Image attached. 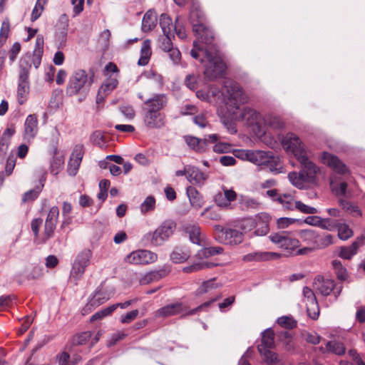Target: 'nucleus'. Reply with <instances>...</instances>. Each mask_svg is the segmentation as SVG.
Wrapping results in <instances>:
<instances>
[{
  "label": "nucleus",
  "instance_id": "f257e3e1",
  "mask_svg": "<svg viewBox=\"0 0 365 365\" xmlns=\"http://www.w3.org/2000/svg\"><path fill=\"white\" fill-rule=\"evenodd\" d=\"M194 32L198 40L193 42V48L190 51V55L193 58H200L207 50L213 53L217 52L213 32L207 24L195 25Z\"/></svg>",
  "mask_w": 365,
  "mask_h": 365
},
{
  "label": "nucleus",
  "instance_id": "f03ea898",
  "mask_svg": "<svg viewBox=\"0 0 365 365\" xmlns=\"http://www.w3.org/2000/svg\"><path fill=\"white\" fill-rule=\"evenodd\" d=\"M225 103L230 108V112L235 113L240 106L248 102L249 98L242 88L235 81L228 80L225 82L222 90Z\"/></svg>",
  "mask_w": 365,
  "mask_h": 365
},
{
  "label": "nucleus",
  "instance_id": "7ed1b4c3",
  "mask_svg": "<svg viewBox=\"0 0 365 365\" xmlns=\"http://www.w3.org/2000/svg\"><path fill=\"white\" fill-rule=\"evenodd\" d=\"M200 61L204 63V75L209 81H214L224 76L226 71V64L217 53L209 50L201 55Z\"/></svg>",
  "mask_w": 365,
  "mask_h": 365
},
{
  "label": "nucleus",
  "instance_id": "20e7f679",
  "mask_svg": "<svg viewBox=\"0 0 365 365\" xmlns=\"http://www.w3.org/2000/svg\"><path fill=\"white\" fill-rule=\"evenodd\" d=\"M219 298L220 296L216 297L190 310H188L187 307H185L182 302H178L173 304H170L158 309L156 312V316L165 318L180 314H182V316L194 315L208 307L212 302L217 301Z\"/></svg>",
  "mask_w": 365,
  "mask_h": 365
},
{
  "label": "nucleus",
  "instance_id": "39448f33",
  "mask_svg": "<svg viewBox=\"0 0 365 365\" xmlns=\"http://www.w3.org/2000/svg\"><path fill=\"white\" fill-rule=\"evenodd\" d=\"M299 241L312 249L319 250L333 244V237L329 234H320L314 230H302L298 233Z\"/></svg>",
  "mask_w": 365,
  "mask_h": 365
},
{
  "label": "nucleus",
  "instance_id": "423d86ee",
  "mask_svg": "<svg viewBox=\"0 0 365 365\" xmlns=\"http://www.w3.org/2000/svg\"><path fill=\"white\" fill-rule=\"evenodd\" d=\"M93 81L89 78L86 71L78 69L74 71L69 78L66 89V94L69 96L86 93L88 91Z\"/></svg>",
  "mask_w": 365,
  "mask_h": 365
},
{
  "label": "nucleus",
  "instance_id": "0eeeda50",
  "mask_svg": "<svg viewBox=\"0 0 365 365\" xmlns=\"http://www.w3.org/2000/svg\"><path fill=\"white\" fill-rule=\"evenodd\" d=\"M176 223L170 220L164 221L154 232L144 235V240L153 246H160L173 235Z\"/></svg>",
  "mask_w": 365,
  "mask_h": 365
},
{
  "label": "nucleus",
  "instance_id": "6e6552de",
  "mask_svg": "<svg viewBox=\"0 0 365 365\" xmlns=\"http://www.w3.org/2000/svg\"><path fill=\"white\" fill-rule=\"evenodd\" d=\"M214 237L215 240L223 245H237L242 242L244 235L242 232L231 227L222 225H214Z\"/></svg>",
  "mask_w": 365,
  "mask_h": 365
},
{
  "label": "nucleus",
  "instance_id": "1a4fd4ad",
  "mask_svg": "<svg viewBox=\"0 0 365 365\" xmlns=\"http://www.w3.org/2000/svg\"><path fill=\"white\" fill-rule=\"evenodd\" d=\"M270 220L269 216L265 213H261L256 217L255 219L249 218L244 220L242 227L244 230L248 229L250 231L255 230L253 234L250 235V237L255 236H264L269 230V221Z\"/></svg>",
  "mask_w": 365,
  "mask_h": 365
},
{
  "label": "nucleus",
  "instance_id": "9d476101",
  "mask_svg": "<svg viewBox=\"0 0 365 365\" xmlns=\"http://www.w3.org/2000/svg\"><path fill=\"white\" fill-rule=\"evenodd\" d=\"M269 238L270 241L279 247L291 252L299 247V239L296 238L292 232L285 231L272 233Z\"/></svg>",
  "mask_w": 365,
  "mask_h": 365
},
{
  "label": "nucleus",
  "instance_id": "9b49d317",
  "mask_svg": "<svg viewBox=\"0 0 365 365\" xmlns=\"http://www.w3.org/2000/svg\"><path fill=\"white\" fill-rule=\"evenodd\" d=\"M93 253L90 249H84L76 257L71 270V277L76 280L81 278L86 267L90 264Z\"/></svg>",
  "mask_w": 365,
  "mask_h": 365
},
{
  "label": "nucleus",
  "instance_id": "f8f14e48",
  "mask_svg": "<svg viewBox=\"0 0 365 365\" xmlns=\"http://www.w3.org/2000/svg\"><path fill=\"white\" fill-rule=\"evenodd\" d=\"M282 145L287 152L294 155L297 160L308 154L305 145L294 133H287L282 140Z\"/></svg>",
  "mask_w": 365,
  "mask_h": 365
},
{
  "label": "nucleus",
  "instance_id": "ddd939ff",
  "mask_svg": "<svg viewBox=\"0 0 365 365\" xmlns=\"http://www.w3.org/2000/svg\"><path fill=\"white\" fill-rule=\"evenodd\" d=\"M218 135L212 134L208 135V138H198L192 135H185L183 137L185 143L189 146V148L197 153H205L208 146V142L214 143H216L218 140Z\"/></svg>",
  "mask_w": 365,
  "mask_h": 365
},
{
  "label": "nucleus",
  "instance_id": "4468645a",
  "mask_svg": "<svg viewBox=\"0 0 365 365\" xmlns=\"http://www.w3.org/2000/svg\"><path fill=\"white\" fill-rule=\"evenodd\" d=\"M59 215V209L57 206L52 207L46 217L43 234L41 240L42 243H45L47 240L51 238L54 235L58 218Z\"/></svg>",
  "mask_w": 365,
  "mask_h": 365
},
{
  "label": "nucleus",
  "instance_id": "2eb2a0df",
  "mask_svg": "<svg viewBox=\"0 0 365 365\" xmlns=\"http://www.w3.org/2000/svg\"><path fill=\"white\" fill-rule=\"evenodd\" d=\"M301 165V173L305 177L307 182H314L316 175L319 171V168L310 160L308 154L297 160Z\"/></svg>",
  "mask_w": 365,
  "mask_h": 365
},
{
  "label": "nucleus",
  "instance_id": "dca6fc26",
  "mask_svg": "<svg viewBox=\"0 0 365 365\" xmlns=\"http://www.w3.org/2000/svg\"><path fill=\"white\" fill-rule=\"evenodd\" d=\"M157 255L148 250H136L126 257V261L134 264H146L155 262Z\"/></svg>",
  "mask_w": 365,
  "mask_h": 365
},
{
  "label": "nucleus",
  "instance_id": "f3484780",
  "mask_svg": "<svg viewBox=\"0 0 365 365\" xmlns=\"http://www.w3.org/2000/svg\"><path fill=\"white\" fill-rule=\"evenodd\" d=\"M303 295L306 299L307 312L312 319H317L319 314V307L314 292L309 287H304Z\"/></svg>",
  "mask_w": 365,
  "mask_h": 365
},
{
  "label": "nucleus",
  "instance_id": "a211bd4d",
  "mask_svg": "<svg viewBox=\"0 0 365 365\" xmlns=\"http://www.w3.org/2000/svg\"><path fill=\"white\" fill-rule=\"evenodd\" d=\"M321 161L330 167L332 170L339 174H344L348 169L344 163H343L338 157L328 153L323 152L320 156Z\"/></svg>",
  "mask_w": 365,
  "mask_h": 365
},
{
  "label": "nucleus",
  "instance_id": "6ab92c4d",
  "mask_svg": "<svg viewBox=\"0 0 365 365\" xmlns=\"http://www.w3.org/2000/svg\"><path fill=\"white\" fill-rule=\"evenodd\" d=\"M38 131V116L36 114L29 115L24 123V138L27 140H33L37 135Z\"/></svg>",
  "mask_w": 365,
  "mask_h": 365
},
{
  "label": "nucleus",
  "instance_id": "aec40b11",
  "mask_svg": "<svg viewBox=\"0 0 365 365\" xmlns=\"http://www.w3.org/2000/svg\"><path fill=\"white\" fill-rule=\"evenodd\" d=\"M168 99L165 94H156L145 102V111L160 112L166 106Z\"/></svg>",
  "mask_w": 365,
  "mask_h": 365
},
{
  "label": "nucleus",
  "instance_id": "412c9836",
  "mask_svg": "<svg viewBox=\"0 0 365 365\" xmlns=\"http://www.w3.org/2000/svg\"><path fill=\"white\" fill-rule=\"evenodd\" d=\"M144 123L149 128H160L165 125V114L161 112L145 111Z\"/></svg>",
  "mask_w": 365,
  "mask_h": 365
},
{
  "label": "nucleus",
  "instance_id": "4be33fe9",
  "mask_svg": "<svg viewBox=\"0 0 365 365\" xmlns=\"http://www.w3.org/2000/svg\"><path fill=\"white\" fill-rule=\"evenodd\" d=\"M364 244H365V236H361L350 246L340 247L338 255L342 259H350L357 253L359 246Z\"/></svg>",
  "mask_w": 365,
  "mask_h": 365
},
{
  "label": "nucleus",
  "instance_id": "5701e85b",
  "mask_svg": "<svg viewBox=\"0 0 365 365\" xmlns=\"http://www.w3.org/2000/svg\"><path fill=\"white\" fill-rule=\"evenodd\" d=\"M238 118L242 122L246 123L248 125H253L260 124L262 116L255 110L250 107H245Z\"/></svg>",
  "mask_w": 365,
  "mask_h": 365
},
{
  "label": "nucleus",
  "instance_id": "b1692460",
  "mask_svg": "<svg viewBox=\"0 0 365 365\" xmlns=\"http://www.w3.org/2000/svg\"><path fill=\"white\" fill-rule=\"evenodd\" d=\"M280 255L277 252H255L249 253L243 256V261L245 262H264L269 261L274 259H278Z\"/></svg>",
  "mask_w": 365,
  "mask_h": 365
},
{
  "label": "nucleus",
  "instance_id": "393cba45",
  "mask_svg": "<svg viewBox=\"0 0 365 365\" xmlns=\"http://www.w3.org/2000/svg\"><path fill=\"white\" fill-rule=\"evenodd\" d=\"M187 180L193 185H202L207 179V175L195 166H187Z\"/></svg>",
  "mask_w": 365,
  "mask_h": 365
},
{
  "label": "nucleus",
  "instance_id": "a878e982",
  "mask_svg": "<svg viewBox=\"0 0 365 365\" xmlns=\"http://www.w3.org/2000/svg\"><path fill=\"white\" fill-rule=\"evenodd\" d=\"M314 287L323 296H328L334 289V282L331 279H324L318 276L314 279Z\"/></svg>",
  "mask_w": 365,
  "mask_h": 365
},
{
  "label": "nucleus",
  "instance_id": "bb28decb",
  "mask_svg": "<svg viewBox=\"0 0 365 365\" xmlns=\"http://www.w3.org/2000/svg\"><path fill=\"white\" fill-rule=\"evenodd\" d=\"M29 82L28 78L19 77L17 88V100L20 105L24 104L27 100L29 93Z\"/></svg>",
  "mask_w": 365,
  "mask_h": 365
},
{
  "label": "nucleus",
  "instance_id": "cd10ccee",
  "mask_svg": "<svg viewBox=\"0 0 365 365\" xmlns=\"http://www.w3.org/2000/svg\"><path fill=\"white\" fill-rule=\"evenodd\" d=\"M46 180V172H43L39 178V185H36L34 189L30 190L24 193L22 201L26 202L36 200L44 187Z\"/></svg>",
  "mask_w": 365,
  "mask_h": 365
},
{
  "label": "nucleus",
  "instance_id": "c85d7f7f",
  "mask_svg": "<svg viewBox=\"0 0 365 365\" xmlns=\"http://www.w3.org/2000/svg\"><path fill=\"white\" fill-rule=\"evenodd\" d=\"M158 16L154 10L148 11L143 18L142 30L144 32L152 31L157 24Z\"/></svg>",
  "mask_w": 365,
  "mask_h": 365
},
{
  "label": "nucleus",
  "instance_id": "c756f323",
  "mask_svg": "<svg viewBox=\"0 0 365 365\" xmlns=\"http://www.w3.org/2000/svg\"><path fill=\"white\" fill-rule=\"evenodd\" d=\"M190 256V252L186 247H175L170 254V259L174 263H182L185 262Z\"/></svg>",
  "mask_w": 365,
  "mask_h": 365
},
{
  "label": "nucleus",
  "instance_id": "7c9ffc66",
  "mask_svg": "<svg viewBox=\"0 0 365 365\" xmlns=\"http://www.w3.org/2000/svg\"><path fill=\"white\" fill-rule=\"evenodd\" d=\"M186 193L192 207L196 209L202 207L204 204L202 197L195 187L188 186L186 190Z\"/></svg>",
  "mask_w": 365,
  "mask_h": 365
},
{
  "label": "nucleus",
  "instance_id": "2f4dec72",
  "mask_svg": "<svg viewBox=\"0 0 365 365\" xmlns=\"http://www.w3.org/2000/svg\"><path fill=\"white\" fill-rule=\"evenodd\" d=\"M310 219L317 220L314 225L329 231H332L336 227L337 223L336 220H331L330 218H321L318 216H312L307 217L306 222L307 223L312 224V222L308 221Z\"/></svg>",
  "mask_w": 365,
  "mask_h": 365
},
{
  "label": "nucleus",
  "instance_id": "473e14b6",
  "mask_svg": "<svg viewBox=\"0 0 365 365\" xmlns=\"http://www.w3.org/2000/svg\"><path fill=\"white\" fill-rule=\"evenodd\" d=\"M109 299L108 294L103 292L101 289L98 288L89 302L87 304L86 307L91 309L92 307H98Z\"/></svg>",
  "mask_w": 365,
  "mask_h": 365
},
{
  "label": "nucleus",
  "instance_id": "72a5a7b5",
  "mask_svg": "<svg viewBox=\"0 0 365 365\" xmlns=\"http://www.w3.org/2000/svg\"><path fill=\"white\" fill-rule=\"evenodd\" d=\"M184 230L188 235L190 240L197 245L200 244L201 231L199 225L195 224H188L184 227Z\"/></svg>",
  "mask_w": 365,
  "mask_h": 365
},
{
  "label": "nucleus",
  "instance_id": "f704fd0d",
  "mask_svg": "<svg viewBox=\"0 0 365 365\" xmlns=\"http://www.w3.org/2000/svg\"><path fill=\"white\" fill-rule=\"evenodd\" d=\"M319 350L322 353L331 352L336 355H343L345 353V347L344 344L336 341H328L326 344V346H321Z\"/></svg>",
  "mask_w": 365,
  "mask_h": 365
},
{
  "label": "nucleus",
  "instance_id": "c9c22d12",
  "mask_svg": "<svg viewBox=\"0 0 365 365\" xmlns=\"http://www.w3.org/2000/svg\"><path fill=\"white\" fill-rule=\"evenodd\" d=\"M151 41L149 39L143 41L140 48V57L138 64L140 66H145L148 63L151 56Z\"/></svg>",
  "mask_w": 365,
  "mask_h": 365
},
{
  "label": "nucleus",
  "instance_id": "e433bc0d",
  "mask_svg": "<svg viewBox=\"0 0 365 365\" xmlns=\"http://www.w3.org/2000/svg\"><path fill=\"white\" fill-rule=\"evenodd\" d=\"M220 285L216 282L215 278L205 281L202 284L196 289L195 296L200 297L204 294L209 293L212 290L218 288Z\"/></svg>",
  "mask_w": 365,
  "mask_h": 365
},
{
  "label": "nucleus",
  "instance_id": "4c0bfd02",
  "mask_svg": "<svg viewBox=\"0 0 365 365\" xmlns=\"http://www.w3.org/2000/svg\"><path fill=\"white\" fill-rule=\"evenodd\" d=\"M160 26L164 35H173L174 27L171 18L166 14H163L160 17Z\"/></svg>",
  "mask_w": 365,
  "mask_h": 365
},
{
  "label": "nucleus",
  "instance_id": "58836bf2",
  "mask_svg": "<svg viewBox=\"0 0 365 365\" xmlns=\"http://www.w3.org/2000/svg\"><path fill=\"white\" fill-rule=\"evenodd\" d=\"M258 346H262L267 349L274 346V334L273 330L267 329L262 333L261 344Z\"/></svg>",
  "mask_w": 365,
  "mask_h": 365
},
{
  "label": "nucleus",
  "instance_id": "ea45409f",
  "mask_svg": "<svg viewBox=\"0 0 365 365\" xmlns=\"http://www.w3.org/2000/svg\"><path fill=\"white\" fill-rule=\"evenodd\" d=\"M190 23L192 25V30L195 31V25L196 24H207L204 13L199 9H194L191 10L190 14Z\"/></svg>",
  "mask_w": 365,
  "mask_h": 365
},
{
  "label": "nucleus",
  "instance_id": "a19ab883",
  "mask_svg": "<svg viewBox=\"0 0 365 365\" xmlns=\"http://www.w3.org/2000/svg\"><path fill=\"white\" fill-rule=\"evenodd\" d=\"M258 351L264 357V361L268 364H275L279 361L278 355L270 349H264L262 346H257Z\"/></svg>",
  "mask_w": 365,
  "mask_h": 365
},
{
  "label": "nucleus",
  "instance_id": "79ce46f5",
  "mask_svg": "<svg viewBox=\"0 0 365 365\" xmlns=\"http://www.w3.org/2000/svg\"><path fill=\"white\" fill-rule=\"evenodd\" d=\"M288 179L290 182L299 189L304 188V183L307 182L305 177L302 175L301 171L297 173L296 172H292L288 174Z\"/></svg>",
  "mask_w": 365,
  "mask_h": 365
},
{
  "label": "nucleus",
  "instance_id": "37998d69",
  "mask_svg": "<svg viewBox=\"0 0 365 365\" xmlns=\"http://www.w3.org/2000/svg\"><path fill=\"white\" fill-rule=\"evenodd\" d=\"M20 74L19 77L28 78L29 76V71L31 68V57L30 56H26L23 57L19 63Z\"/></svg>",
  "mask_w": 365,
  "mask_h": 365
},
{
  "label": "nucleus",
  "instance_id": "c03bdc74",
  "mask_svg": "<svg viewBox=\"0 0 365 365\" xmlns=\"http://www.w3.org/2000/svg\"><path fill=\"white\" fill-rule=\"evenodd\" d=\"M216 264L212 262H200L193 263L192 265L185 267L183 268V272L185 273H191L194 272H197L206 268H212Z\"/></svg>",
  "mask_w": 365,
  "mask_h": 365
},
{
  "label": "nucleus",
  "instance_id": "a18cd8bd",
  "mask_svg": "<svg viewBox=\"0 0 365 365\" xmlns=\"http://www.w3.org/2000/svg\"><path fill=\"white\" fill-rule=\"evenodd\" d=\"M223 251L224 249L221 247H209L200 250L197 253V256L200 258H208L211 256L221 254Z\"/></svg>",
  "mask_w": 365,
  "mask_h": 365
},
{
  "label": "nucleus",
  "instance_id": "49530a36",
  "mask_svg": "<svg viewBox=\"0 0 365 365\" xmlns=\"http://www.w3.org/2000/svg\"><path fill=\"white\" fill-rule=\"evenodd\" d=\"M278 202L287 210H293L295 205L294 197L290 193L281 195L278 198Z\"/></svg>",
  "mask_w": 365,
  "mask_h": 365
},
{
  "label": "nucleus",
  "instance_id": "de8ad7c7",
  "mask_svg": "<svg viewBox=\"0 0 365 365\" xmlns=\"http://www.w3.org/2000/svg\"><path fill=\"white\" fill-rule=\"evenodd\" d=\"M118 74H114L110 76L104 82L103 86H101V88L105 92H110L113 89H115L118 84Z\"/></svg>",
  "mask_w": 365,
  "mask_h": 365
},
{
  "label": "nucleus",
  "instance_id": "09e8293b",
  "mask_svg": "<svg viewBox=\"0 0 365 365\" xmlns=\"http://www.w3.org/2000/svg\"><path fill=\"white\" fill-rule=\"evenodd\" d=\"M259 155L257 156V161H256V165H265L270 162H276L275 158L272 155L271 153L265 152L262 150H258Z\"/></svg>",
  "mask_w": 365,
  "mask_h": 365
},
{
  "label": "nucleus",
  "instance_id": "8fccbe9b",
  "mask_svg": "<svg viewBox=\"0 0 365 365\" xmlns=\"http://www.w3.org/2000/svg\"><path fill=\"white\" fill-rule=\"evenodd\" d=\"M47 0H37L34 8L31 12V21H36L41 15L44 10V6L46 5Z\"/></svg>",
  "mask_w": 365,
  "mask_h": 365
},
{
  "label": "nucleus",
  "instance_id": "3c124183",
  "mask_svg": "<svg viewBox=\"0 0 365 365\" xmlns=\"http://www.w3.org/2000/svg\"><path fill=\"white\" fill-rule=\"evenodd\" d=\"M90 140L93 145L100 148L106 146V140L103 133L101 130L94 131L90 136Z\"/></svg>",
  "mask_w": 365,
  "mask_h": 365
},
{
  "label": "nucleus",
  "instance_id": "603ef678",
  "mask_svg": "<svg viewBox=\"0 0 365 365\" xmlns=\"http://www.w3.org/2000/svg\"><path fill=\"white\" fill-rule=\"evenodd\" d=\"M10 32V22L8 19L3 21L0 29V47L6 43Z\"/></svg>",
  "mask_w": 365,
  "mask_h": 365
},
{
  "label": "nucleus",
  "instance_id": "864d4df0",
  "mask_svg": "<svg viewBox=\"0 0 365 365\" xmlns=\"http://www.w3.org/2000/svg\"><path fill=\"white\" fill-rule=\"evenodd\" d=\"M338 236L342 240H346L353 235L352 230L346 224H337Z\"/></svg>",
  "mask_w": 365,
  "mask_h": 365
},
{
  "label": "nucleus",
  "instance_id": "5fc2aeb1",
  "mask_svg": "<svg viewBox=\"0 0 365 365\" xmlns=\"http://www.w3.org/2000/svg\"><path fill=\"white\" fill-rule=\"evenodd\" d=\"M277 324L282 327L291 329L297 327V321L289 316H283L277 319Z\"/></svg>",
  "mask_w": 365,
  "mask_h": 365
},
{
  "label": "nucleus",
  "instance_id": "6e6d98bb",
  "mask_svg": "<svg viewBox=\"0 0 365 365\" xmlns=\"http://www.w3.org/2000/svg\"><path fill=\"white\" fill-rule=\"evenodd\" d=\"M155 207V199L153 196H148L140 205V210L143 213L152 211Z\"/></svg>",
  "mask_w": 365,
  "mask_h": 365
},
{
  "label": "nucleus",
  "instance_id": "4d7b16f0",
  "mask_svg": "<svg viewBox=\"0 0 365 365\" xmlns=\"http://www.w3.org/2000/svg\"><path fill=\"white\" fill-rule=\"evenodd\" d=\"M43 224V220L40 217L34 219L31 222V228L34 233L35 240H38L39 242L42 243L41 240L42 237H39V230Z\"/></svg>",
  "mask_w": 365,
  "mask_h": 365
},
{
  "label": "nucleus",
  "instance_id": "13d9d810",
  "mask_svg": "<svg viewBox=\"0 0 365 365\" xmlns=\"http://www.w3.org/2000/svg\"><path fill=\"white\" fill-rule=\"evenodd\" d=\"M174 37L173 35H164L159 38L160 48L165 52L169 51L173 46L171 38Z\"/></svg>",
  "mask_w": 365,
  "mask_h": 365
},
{
  "label": "nucleus",
  "instance_id": "bf43d9fd",
  "mask_svg": "<svg viewBox=\"0 0 365 365\" xmlns=\"http://www.w3.org/2000/svg\"><path fill=\"white\" fill-rule=\"evenodd\" d=\"M294 207L299 211L304 214H316L318 212L317 208L308 206L301 201H295Z\"/></svg>",
  "mask_w": 365,
  "mask_h": 365
},
{
  "label": "nucleus",
  "instance_id": "052dcab7",
  "mask_svg": "<svg viewBox=\"0 0 365 365\" xmlns=\"http://www.w3.org/2000/svg\"><path fill=\"white\" fill-rule=\"evenodd\" d=\"M91 337V331H84L76 335L73 340V343L75 345H83L85 344Z\"/></svg>",
  "mask_w": 365,
  "mask_h": 365
},
{
  "label": "nucleus",
  "instance_id": "680f3d73",
  "mask_svg": "<svg viewBox=\"0 0 365 365\" xmlns=\"http://www.w3.org/2000/svg\"><path fill=\"white\" fill-rule=\"evenodd\" d=\"M63 165V160L60 158H53L51 162L50 170L51 174L56 175L61 170Z\"/></svg>",
  "mask_w": 365,
  "mask_h": 365
},
{
  "label": "nucleus",
  "instance_id": "e2e57ef3",
  "mask_svg": "<svg viewBox=\"0 0 365 365\" xmlns=\"http://www.w3.org/2000/svg\"><path fill=\"white\" fill-rule=\"evenodd\" d=\"M173 64L178 65L181 61V53L178 48H172L166 51Z\"/></svg>",
  "mask_w": 365,
  "mask_h": 365
},
{
  "label": "nucleus",
  "instance_id": "0e129e2a",
  "mask_svg": "<svg viewBox=\"0 0 365 365\" xmlns=\"http://www.w3.org/2000/svg\"><path fill=\"white\" fill-rule=\"evenodd\" d=\"M44 39L42 35H38L36 39L34 56H42L43 52Z\"/></svg>",
  "mask_w": 365,
  "mask_h": 365
},
{
  "label": "nucleus",
  "instance_id": "69168bd1",
  "mask_svg": "<svg viewBox=\"0 0 365 365\" xmlns=\"http://www.w3.org/2000/svg\"><path fill=\"white\" fill-rule=\"evenodd\" d=\"M138 314V310L134 309L130 312H128L125 315L121 316L120 321L122 324H130L137 318Z\"/></svg>",
  "mask_w": 365,
  "mask_h": 365
},
{
  "label": "nucleus",
  "instance_id": "338daca9",
  "mask_svg": "<svg viewBox=\"0 0 365 365\" xmlns=\"http://www.w3.org/2000/svg\"><path fill=\"white\" fill-rule=\"evenodd\" d=\"M268 124L274 129H282L285 123L279 116H272L268 120Z\"/></svg>",
  "mask_w": 365,
  "mask_h": 365
},
{
  "label": "nucleus",
  "instance_id": "774afa93",
  "mask_svg": "<svg viewBox=\"0 0 365 365\" xmlns=\"http://www.w3.org/2000/svg\"><path fill=\"white\" fill-rule=\"evenodd\" d=\"M81 162L73 160L71 158L68 161L67 172L69 175L75 176L80 167Z\"/></svg>",
  "mask_w": 365,
  "mask_h": 365
}]
</instances>
